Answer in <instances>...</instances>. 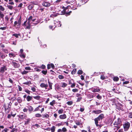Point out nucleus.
<instances>
[{"mask_svg": "<svg viewBox=\"0 0 132 132\" xmlns=\"http://www.w3.org/2000/svg\"><path fill=\"white\" fill-rule=\"evenodd\" d=\"M55 101L53 100L52 102H51L50 103V104L51 105L53 106L54 104L55 103Z\"/></svg>", "mask_w": 132, "mask_h": 132, "instance_id": "obj_32", "label": "nucleus"}, {"mask_svg": "<svg viewBox=\"0 0 132 132\" xmlns=\"http://www.w3.org/2000/svg\"><path fill=\"white\" fill-rule=\"evenodd\" d=\"M78 90L77 89H72V91L74 92H77Z\"/></svg>", "mask_w": 132, "mask_h": 132, "instance_id": "obj_55", "label": "nucleus"}, {"mask_svg": "<svg viewBox=\"0 0 132 132\" xmlns=\"http://www.w3.org/2000/svg\"><path fill=\"white\" fill-rule=\"evenodd\" d=\"M9 130L8 129L6 128L2 131V132H7Z\"/></svg>", "mask_w": 132, "mask_h": 132, "instance_id": "obj_49", "label": "nucleus"}, {"mask_svg": "<svg viewBox=\"0 0 132 132\" xmlns=\"http://www.w3.org/2000/svg\"><path fill=\"white\" fill-rule=\"evenodd\" d=\"M67 118L66 115L65 114H63L60 115L59 116V118L61 119H64Z\"/></svg>", "mask_w": 132, "mask_h": 132, "instance_id": "obj_14", "label": "nucleus"}, {"mask_svg": "<svg viewBox=\"0 0 132 132\" xmlns=\"http://www.w3.org/2000/svg\"><path fill=\"white\" fill-rule=\"evenodd\" d=\"M42 105H39L38 107L36 108L34 110V112H35L36 111L39 110V108H41Z\"/></svg>", "mask_w": 132, "mask_h": 132, "instance_id": "obj_20", "label": "nucleus"}, {"mask_svg": "<svg viewBox=\"0 0 132 132\" xmlns=\"http://www.w3.org/2000/svg\"><path fill=\"white\" fill-rule=\"evenodd\" d=\"M39 68L42 69H44L46 68L45 65L44 64H42V65L40 67H38Z\"/></svg>", "mask_w": 132, "mask_h": 132, "instance_id": "obj_28", "label": "nucleus"}, {"mask_svg": "<svg viewBox=\"0 0 132 132\" xmlns=\"http://www.w3.org/2000/svg\"><path fill=\"white\" fill-rule=\"evenodd\" d=\"M16 100H17L18 102L19 103H21L22 101V99L20 97H19L18 98H17Z\"/></svg>", "mask_w": 132, "mask_h": 132, "instance_id": "obj_15", "label": "nucleus"}, {"mask_svg": "<svg viewBox=\"0 0 132 132\" xmlns=\"http://www.w3.org/2000/svg\"><path fill=\"white\" fill-rule=\"evenodd\" d=\"M121 119L119 118H118L117 120L115 121L114 123L113 124L114 125H121Z\"/></svg>", "mask_w": 132, "mask_h": 132, "instance_id": "obj_5", "label": "nucleus"}, {"mask_svg": "<svg viewBox=\"0 0 132 132\" xmlns=\"http://www.w3.org/2000/svg\"><path fill=\"white\" fill-rule=\"evenodd\" d=\"M23 5V4L22 3H20L18 6V7H20L21 8Z\"/></svg>", "mask_w": 132, "mask_h": 132, "instance_id": "obj_62", "label": "nucleus"}, {"mask_svg": "<svg viewBox=\"0 0 132 132\" xmlns=\"http://www.w3.org/2000/svg\"><path fill=\"white\" fill-rule=\"evenodd\" d=\"M6 27H0V29H1L2 30H5L6 29Z\"/></svg>", "mask_w": 132, "mask_h": 132, "instance_id": "obj_57", "label": "nucleus"}, {"mask_svg": "<svg viewBox=\"0 0 132 132\" xmlns=\"http://www.w3.org/2000/svg\"><path fill=\"white\" fill-rule=\"evenodd\" d=\"M35 116L36 117H42V115L39 113H37L35 114Z\"/></svg>", "mask_w": 132, "mask_h": 132, "instance_id": "obj_38", "label": "nucleus"}, {"mask_svg": "<svg viewBox=\"0 0 132 132\" xmlns=\"http://www.w3.org/2000/svg\"><path fill=\"white\" fill-rule=\"evenodd\" d=\"M68 6L64 8L63 11H61V12L62 13V14H65L66 16L69 15L70 13L71 12V11H70L69 12H68Z\"/></svg>", "mask_w": 132, "mask_h": 132, "instance_id": "obj_3", "label": "nucleus"}, {"mask_svg": "<svg viewBox=\"0 0 132 132\" xmlns=\"http://www.w3.org/2000/svg\"><path fill=\"white\" fill-rule=\"evenodd\" d=\"M75 84L74 82L71 85V87L73 88L75 87Z\"/></svg>", "mask_w": 132, "mask_h": 132, "instance_id": "obj_51", "label": "nucleus"}, {"mask_svg": "<svg viewBox=\"0 0 132 132\" xmlns=\"http://www.w3.org/2000/svg\"><path fill=\"white\" fill-rule=\"evenodd\" d=\"M101 79L102 80H104L105 79V77L104 76H101Z\"/></svg>", "mask_w": 132, "mask_h": 132, "instance_id": "obj_61", "label": "nucleus"}, {"mask_svg": "<svg viewBox=\"0 0 132 132\" xmlns=\"http://www.w3.org/2000/svg\"><path fill=\"white\" fill-rule=\"evenodd\" d=\"M92 91L94 92H100V90L99 87H94V88H93Z\"/></svg>", "mask_w": 132, "mask_h": 132, "instance_id": "obj_10", "label": "nucleus"}, {"mask_svg": "<svg viewBox=\"0 0 132 132\" xmlns=\"http://www.w3.org/2000/svg\"><path fill=\"white\" fill-rule=\"evenodd\" d=\"M69 85H71L72 83L74 81H73V80H69Z\"/></svg>", "mask_w": 132, "mask_h": 132, "instance_id": "obj_46", "label": "nucleus"}, {"mask_svg": "<svg viewBox=\"0 0 132 132\" xmlns=\"http://www.w3.org/2000/svg\"><path fill=\"white\" fill-rule=\"evenodd\" d=\"M104 115L103 114H100L97 117L95 118L94 119V120L96 125H98V121H102V120L104 118Z\"/></svg>", "mask_w": 132, "mask_h": 132, "instance_id": "obj_1", "label": "nucleus"}, {"mask_svg": "<svg viewBox=\"0 0 132 132\" xmlns=\"http://www.w3.org/2000/svg\"><path fill=\"white\" fill-rule=\"evenodd\" d=\"M76 69H74L71 72L72 74V75L75 74L76 72Z\"/></svg>", "mask_w": 132, "mask_h": 132, "instance_id": "obj_39", "label": "nucleus"}, {"mask_svg": "<svg viewBox=\"0 0 132 132\" xmlns=\"http://www.w3.org/2000/svg\"><path fill=\"white\" fill-rule=\"evenodd\" d=\"M119 78L118 77H115L113 78V80L114 81H117L118 80Z\"/></svg>", "mask_w": 132, "mask_h": 132, "instance_id": "obj_30", "label": "nucleus"}, {"mask_svg": "<svg viewBox=\"0 0 132 132\" xmlns=\"http://www.w3.org/2000/svg\"><path fill=\"white\" fill-rule=\"evenodd\" d=\"M102 112V111L100 110H96L93 111V112L95 114H99Z\"/></svg>", "mask_w": 132, "mask_h": 132, "instance_id": "obj_9", "label": "nucleus"}, {"mask_svg": "<svg viewBox=\"0 0 132 132\" xmlns=\"http://www.w3.org/2000/svg\"><path fill=\"white\" fill-rule=\"evenodd\" d=\"M40 86L42 88H45V84L44 83H42L40 84Z\"/></svg>", "mask_w": 132, "mask_h": 132, "instance_id": "obj_33", "label": "nucleus"}, {"mask_svg": "<svg viewBox=\"0 0 132 132\" xmlns=\"http://www.w3.org/2000/svg\"><path fill=\"white\" fill-rule=\"evenodd\" d=\"M64 124V122H61L60 123H57V125L58 126H63Z\"/></svg>", "mask_w": 132, "mask_h": 132, "instance_id": "obj_26", "label": "nucleus"}, {"mask_svg": "<svg viewBox=\"0 0 132 132\" xmlns=\"http://www.w3.org/2000/svg\"><path fill=\"white\" fill-rule=\"evenodd\" d=\"M33 97V96H30L29 95H28L26 97L27 100L28 102L32 100Z\"/></svg>", "mask_w": 132, "mask_h": 132, "instance_id": "obj_13", "label": "nucleus"}, {"mask_svg": "<svg viewBox=\"0 0 132 132\" xmlns=\"http://www.w3.org/2000/svg\"><path fill=\"white\" fill-rule=\"evenodd\" d=\"M59 14L57 13H53L50 15V17H51L54 18L57 16L58 15H59Z\"/></svg>", "mask_w": 132, "mask_h": 132, "instance_id": "obj_11", "label": "nucleus"}, {"mask_svg": "<svg viewBox=\"0 0 132 132\" xmlns=\"http://www.w3.org/2000/svg\"><path fill=\"white\" fill-rule=\"evenodd\" d=\"M0 10L3 11L5 10V8L2 6L0 5Z\"/></svg>", "mask_w": 132, "mask_h": 132, "instance_id": "obj_45", "label": "nucleus"}, {"mask_svg": "<svg viewBox=\"0 0 132 132\" xmlns=\"http://www.w3.org/2000/svg\"><path fill=\"white\" fill-rule=\"evenodd\" d=\"M42 72L44 75H46L47 73V70H42Z\"/></svg>", "mask_w": 132, "mask_h": 132, "instance_id": "obj_43", "label": "nucleus"}, {"mask_svg": "<svg viewBox=\"0 0 132 132\" xmlns=\"http://www.w3.org/2000/svg\"><path fill=\"white\" fill-rule=\"evenodd\" d=\"M42 115L43 118H47L49 117V115L46 114V113L45 114H42Z\"/></svg>", "mask_w": 132, "mask_h": 132, "instance_id": "obj_21", "label": "nucleus"}, {"mask_svg": "<svg viewBox=\"0 0 132 132\" xmlns=\"http://www.w3.org/2000/svg\"><path fill=\"white\" fill-rule=\"evenodd\" d=\"M27 107L28 108V111L29 112V113H31L32 111H33V108L31 106H29Z\"/></svg>", "mask_w": 132, "mask_h": 132, "instance_id": "obj_12", "label": "nucleus"}, {"mask_svg": "<svg viewBox=\"0 0 132 132\" xmlns=\"http://www.w3.org/2000/svg\"><path fill=\"white\" fill-rule=\"evenodd\" d=\"M123 128L125 131H127L129 129L130 126V124L129 122H125L123 124Z\"/></svg>", "mask_w": 132, "mask_h": 132, "instance_id": "obj_4", "label": "nucleus"}, {"mask_svg": "<svg viewBox=\"0 0 132 132\" xmlns=\"http://www.w3.org/2000/svg\"><path fill=\"white\" fill-rule=\"evenodd\" d=\"M32 126L34 127L36 129L37 128L39 127L40 126L37 124H36Z\"/></svg>", "mask_w": 132, "mask_h": 132, "instance_id": "obj_27", "label": "nucleus"}, {"mask_svg": "<svg viewBox=\"0 0 132 132\" xmlns=\"http://www.w3.org/2000/svg\"><path fill=\"white\" fill-rule=\"evenodd\" d=\"M128 117L129 118H132V112H130L129 113L128 115Z\"/></svg>", "mask_w": 132, "mask_h": 132, "instance_id": "obj_34", "label": "nucleus"}, {"mask_svg": "<svg viewBox=\"0 0 132 132\" xmlns=\"http://www.w3.org/2000/svg\"><path fill=\"white\" fill-rule=\"evenodd\" d=\"M12 35L13 36H15L16 38H18L19 36H20V34H13Z\"/></svg>", "mask_w": 132, "mask_h": 132, "instance_id": "obj_24", "label": "nucleus"}, {"mask_svg": "<svg viewBox=\"0 0 132 132\" xmlns=\"http://www.w3.org/2000/svg\"><path fill=\"white\" fill-rule=\"evenodd\" d=\"M28 110V109L24 108L23 110V111L24 112H27Z\"/></svg>", "mask_w": 132, "mask_h": 132, "instance_id": "obj_60", "label": "nucleus"}, {"mask_svg": "<svg viewBox=\"0 0 132 132\" xmlns=\"http://www.w3.org/2000/svg\"><path fill=\"white\" fill-rule=\"evenodd\" d=\"M56 127L54 126H53L52 127L50 128V130L51 132H54L55 130Z\"/></svg>", "mask_w": 132, "mask_h": 132, "instance_id": "obj_19", "label": "nucleus"}, {"mask_svg": "<svg viewBox=\"0 0 132 132\" xmlns=\"http://www.w3.org/2000/svg\"><path fill=\"white\" fill-rule=\"evenodd\" d=\"M7 7L9 9L11 10H12L13 8V6L10 5H7Z\"/></svg>", "mask_w": 132, "mask_h": 132, "instance_id": "obj_37", "label": "nucleus"}, {"mask_svg": "<svg viewBox=\"0 0 132 132\" xmlns=\"http://www.w3.org/2000/svg\"><path fill=\"white\" fill-rule=\"evenodd\" d=\"M42 5L43 6L47 7H49L51 5L50 3L47 2H44Z\"/></svg>", "mask_w": 132, "mask_h": 132, "instance_id": "obj_6", "label": "nucleus"}, {"mask_svg": "<svg viewBox=\"0 0 132 132\" xmlns=\"http://www.w3.org/2000/svg\"><path fill=\"white\" fill-rule=\"evenodd\" d=\"M24 115H21L20 116L19 118L21 119H24Z\"/></svg>", "mask_w": 132, "mask_h": 132, "instance_id": "obj_54", "label": "nucleus"}, {"mask_svg": "<svg viewBox=\"0 0 132 132\" xmlns=\"http://www.w3.org/2000/svg\"><path fill=\"white\" fill-rule=\"evenodd\" d=\"M33 17L32 16H30L29 17V18L28 19V21L27 22V23L28 24L29 26H28L27 27V28H30V22L31 20H32V19Z\"/></svg>", "mask_w": 132, "mask_h": 132, "instance_id": "obj_8", "label": "nucleus"}, {"mask_svg": "<svg viewBox=\"0 0 132 132\" xmlns=\"http://www.w3.org/2000/svg\"><path fill=\"white\" fill-rule=\"evenodd\" d=\"M48 83L49 87L50 88V89H48V90H50V89H52V85L53 84L52 83H51V82H50L49 81V80H48Z\"/></svg>", "mask_w": 132, "mask_h": 132, "instance_id": "obj_18", "label": "nucleus"}, {"mask_svg": "<svg viewBox=\"0 0 132 132\" xmlns=\"http://www.w3.org/2000/svg\"><path fill=\"white\" fill-rule=\"evenodd\" d=\"M10 102L7 104V106L6 104H4L3 107L4 109V110L6 113H8L10 111L11 108V105L10 104Z\"/></svg>", "mask_w": 132, "mask_h": 132, "instance_id": "obj_2", "label": "nucleus"}, {"mask_svg": "<svg viewBox=\"0 0 132 132\" xmlns=\"http://www.w3.org/2000/svg\"><path fill=\"white\" fill-rule=\"evenodd\" d=\"M4 16V15L2 13V12L0 11V17L2 18L3 19Z\"/></svg>", "mask_w": 132, "mask_h": 132, "instance_id": "obj_36", "label": "nucleus"}, {"mask_svg": "<svg viewBox=\"0 0 132 132\" xmlns=\"http://www.w3.org/2000/svg\"><path fill=\"white\" fill-rule=\"evenodd\" d=\"M59 78L60 79H62L64 78V76L62 75H59L58 76Z\"/></svg>", "mask_w": 132, "mask_h": 132, "instance_id": "obj_50", "label": "nucleus"}, {"mask_svg": "<svg viewBox=\"0 0 132 132\" xmlns=\"http://www.w3.org/2000/svg\"><path fill=\"white\" fill-rule=\"evenodd\" d=\"M73 103V102L72 101H68L67 102V104L68 105H71Z\"/></svg>", "mask_w": 132, "mask_h": 132, "instance_id": "obj_41", "label": "nucleus"}, {"mask_svg": "<svg viewBox=\"0 0 132 132\" xmlns=\"http://www.w3.org/2000/svg\"><path fill=\"white\" fill-rule=\"evenodd\" d=\"M0 56L1 59H4L6 57L5 55L4 54L1 52H0Z\"/></svg>", "mask_w": 132, "mask_h": 132, "instance_id": "obj_17", "label": "nucleus"}, {"mask_svg": "<svg viewBox=\"0 0 132 132\" xmlns=\"http://www.w3.org/2000/svg\"><path fill=\"white\" fill-rule=\"evenodd\" d=\"M30 118L26 119V120L24 121V125H27L30 122Z\"/></svg>", "mask_w": 132, "mask_h": 132, "instance_id": "obj_22", "label": "nucleus"}, {"mask_svg": "<svg viewBox=\"0 0 132 132\" xmlns=\"http://www.w3.org/2000/svg\"><path fill=\"white\" fill-rule=\"evenodd\" d=\"M58 113L59 114H62L63 113V110L62 109H60L58 111Z\"/></svg>", "mask_w": 132, "mask_h": 132, "instance_id": "obj_29", "label": "nucleus"}, {"mask_svg": "<svg viewBox=\"0 0 132 132\" xmlns=\"http://www.w3.org/2000/svg\"><path fill=\"white\" fill-rule=\"evenodd\" d=\"M61 130L63 132H65L67 131V129L65 128L64 127L62 128Z\"/></svg>", "mask_w": 132, "mask_h": 132, "instance_id": "obj_48", "label": "nucleus"}, {"mask_svg": "<svg viewBox=\"0 0 132 132\" xmlns=\"http://www.w3.org/2000/svg\"><path fill=\"white\" fill-rule=\"evenodd\" d=\"M12 63L13 65L15 68H18L20 66V65L19 63H16L14 62H12Z\"/></svg>", "mask_w": 132, "mask_h": 132, "instance_id": "obj_7", "label": "nucleus"}, {"mask_svg": "<svg viewBox=\"0 0 132 132\" xmlns=\"http://www.w3.org/2000/svg\"><path fill=\"white\" fill-rule=\"evenodd\" d=\"M25 69L26 70H31V68L30 67H26L25 68Z\"/></svg>", "mask_w": 132, "mask_h": 132, "instance_id": "obj_58", "label": "nucleus"}, {"mask_svg": "<svg viewBox=\"0 0 132 132\" xmlns=\"http://www.w3.org/2000/svg\"><path fill=\"white\" fill-rule=\"evenodd\" d=\"M83 71L81 70H79L78 71L77 73L78 74L81 75Z\"/></svg>", "mask_w": 132, "mask_h": 132, "instance_id": "obj_40", "label": "nucleus"}, {"mask_svg": "<svg viewBox=\"0 0 132 132\" xmlns=\"http://www.w3.org/2000/svg\"><path fill=\"white\" fill-rule=\"evenodd\" d=\"M33 97L35 99H36L37 100H39L41 98L39 96H33Z\"/></svg>", "mask_w": 132, "mask_h": 132, "instance_id": "obj_25", "label": "nucleus"}, {"mask_svg": "<svg viewBox=\"0 0 132 132\" xmlns=\"http://www.w3.org/2000/svg\"><path fill=\"white\" fill-rule=\"evenodd\" d=\"M129 83V82L128 81H126L125 82H123V84H128Z\"/></svg>", "mask_w": 132, "mask_h": 132, "instance_id": "obj_63", "label": "nucleus"}, {"mask_svg": "<svg viewBox=\"0 0 132 132\" xmlns=\"http://www.w3.org/2000/svg\"><path fill=\"white\" fill-rule=\"evenodd\" d=\"M28 72L27 71L24 70L23 72H22V75L26 74L28 73Z\"/></svg>", "mask_w": 132, "mask_h": 132, "instance_id": "obj_53", "label": "nucleus"}, {"mask_svg": "<svg viewBox=\"0 0 132 132\" xmlns=\"http://www.w3.org/2000/svg\"><path fill=\"white\" fill-rule=\"evenodd\" d=\"M96 98L99 99L101 100L102 98V97L101 96H100L99 94H98L96 96Z\"/></svg>", "mask_w": 132, "mask_h": 132, "instance_id": "obj_42", "label": "nucleus"}, {"mask_svg": "<svg viewBox=\"0 0 132 132\" xmlns=\"http://www.w3.org/2000/svg\"><path fill=\"white\" fill-rule=\"evenodd\" d=\"M61 86L63 87H65L67 86V84L64 82H62L61 83Z\"/></svg>", "mask_w": 132, "mask_h": 132, "instance_id": "obj_23", "label": "nucleus"}, {"mask_svg": "<svg viewBox=\"0 0 132 132\" xmlns=\"http://www.w3.org/2000/svg\"><path fill=\"white\" fill-rule=\"evenodd\" d=\"M121 125H114L115 126L114 127H116V128H114V130H117L120 128Z\"/></svg>", "mask_w": 132, "mask_h": 132, "instance_id": "obj_16", "label": "nucleus"}, {"mask_svg": "<svg viewBox=\"0 0 132 132\" xmlns=\"http://www.w3.org/2000/svg\"><path fill=\"white\" fill-rule=\"evenodd\" d=\"M24 84L28 85L29 84H31V82L30 81H27V82H25L24 83Z\"/></svg>", "mask_w": 132, "mask_h": 132, "instance_id": "obj_47", "label": "nucleus"}, {"mask_svg": "<svg viewBox=\"0 0 132 132\" xmlns=\"http://www.w3.org/2000/svg\"><path fill=\"white\" fill-rule=\"evenodd\" d=\"M25 92L28 94H30V92L28 89H27L25 90Z\"/></svg>", "mask_w": 132, "mask_h": 132, "instance_id": "obj_56", "label": "nucleus"}, {"mask_svg": "<svg viewBox=\"0 0 132 132\" xmlns=\"http://www.w3.org/2000/svg\"><path fill=\"white\" fill-rule=\"evenodd\" d=\"M20 56L21 57L24 58L26 56L25 54L23 53H21L20 55Z\"/></svg>", "mask_w": 132, "mask_h": 132, "instance_id": "obj_35", "label": "nucleus"}, {"mask_svg": "<svg viewBox=\"0 0 132 132\" xmlns=\"http://www.w3.org/2000/svg\"><path fill=\"white\" fill-rule=\"evenodd\" d=\"M2 50L6 53H8V51L7 49L3 48L2 49Z\"/></svg>", "mask_w": 132, "mask_h": 132, "instance_id": "obj_44", "label": "nucleus"}, {"mask_svg": "<svg viewBox=\"0 0 132 132\" xmlns=\"http://www.w3.org/2000/svg\"><path fill=\"white\" fill-rule=\"evenodd\" d=\"M9 55L10 57H11L14 56V54L13 53H10L9 54Z\"/></svg>", "mask_w": 132, "mask_h": 132, "instance_id": "obj_64", "label": "nucleus"}, {"mask_svg": "<svg viewBox=\"0 0 132 132\" xmlns=\"http://www.w3.org/2000/svg\"><path fill=\"white\" fill-rule=\"evenodd\" d=\"M18 23L19 24V25H20L21 24V17H20V18L19 19L18 22Z\"/></svg>", "mask_w": 132, "mask_h": 132, "instance_id": "obj_52", "label": "nucleus"}, {"mask_svg": "<svg viewBox=\"0 0 132 132\" xmlns=\"http://www.w3.org/2000/svg\"><path fill=\"white\" fill-rule=\"evenodd\" d=\"M117 108L119 110H121L122 111L123 110V108L121 107H118Z\"/></svg>", "mask_w": 132, "mask_h": 132, "instance_id": "obj_59", "label": "nucleus"}, {"mask_svg": "<svg viewBox=\"0 0 132 132\" xmlns=\"http://www.w3.org/2000/svg\"><path fill=\"white\" fill-rule=\"evenodd\" d=\"M34 6L33 5H29L28 7V8L29 10H31L33 7Z\"/></svg>", "mask_w": 132, "mask_h": 132, "instance_id": "obj_31", "label": "nucleus"}]
</instances>
